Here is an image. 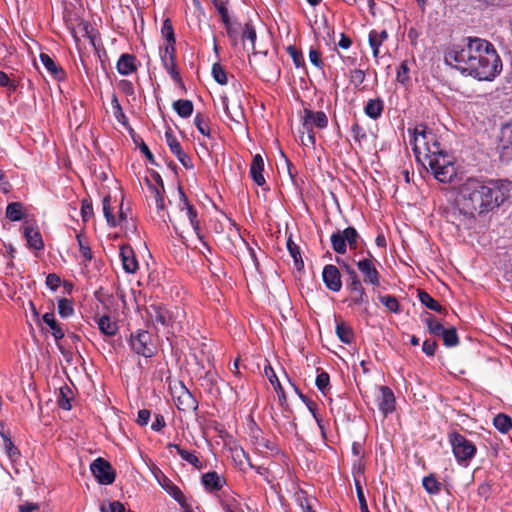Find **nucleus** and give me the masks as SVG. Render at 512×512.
I'll return each instance as SVG.
<instances>
[{
	"instance_id": "obj_1",
	"label": "nucleus",
	"mask_w": 512,
	"mask_h": 512,
	"mask_svg": "<svg viewBox=\"0 0 512 512\" xmlns=\"http://www.w3.org/2000/svg\"><path fill=\"white\" fill-rule=\"evenodd\" d=\"M511 196V181L470 177L457 187L454 201L445 210V218L458 230L470 229L476 215L498 208Z\"/></svg>"
},
{
	"instance_id": "obj_2",
	"label": "nucleus",
	"mask_w": 512,
	"mask_h": 512,
	"mask_svg": "<svg viewBox=\"0 0 512 512\" xmlns=\"http://www.w3.org/2000/svg\"><path fill=\"white\" fill-rule=\"evenodd\" d=\"M463 45H453L445 53V63L480 81H492L502 71V62L493 44L468 37Z\"/></svg>"
},
{
	"instance_id": "obj_3",
	"label": "nucleus",
	"mask_w": 512,
	"mask_h": 512,
	"mask_svg": "<svg viewBox=\"0 0 512 512\" xmlns=\"http://www.w3.org/2000/svg\"><path fill=\"white\" fill-rule=\"evenodd\" d=\"M414 154L423 166L430 170L434 178L442 183H450L457 175L454 158L441 148L436 136L425 127L414 132Z\"/></svg>"
},
{
	"instance_id": "obj_4",
	"label": "nucleus",
	"mask_w": 512,
	"mask_h": 512,
	"mask_svg": "<svg viewBox=\"0 0 512 512\" xmlns=\"http://www.w3.org/2000/svg\"><path fill=\"white\" fill-rule=\"evenodd\" d=\"M147 313L152 322L160 324L164 327H170L173 330L180 326V318L183 316V311L179 308L170 310L160 304L150 305L147 308Z\"/></svg>"
},
{
	"instance_id": "obj_5",
	"label": "nucleus",
	"mask_w": 512,
	"mask_h": 512,
	"mask_svg": "<svg viewBox=\"0 0 512 512\" xmlns=\"http://www.w3.org/2000/svg\"><path fill=\"white\" fill-rule=\"evenodd\" d=\"M448 440L457 462L467 465L476 454V446L458 432L450 433Z\"/></svg>"
},
{
	"instance_id": "obj_6",
	"label": "nucleus",
	"mask_w": 512,
	"mask_h": 512,
	"mask_svg": "<svg viewBox=\"0 0 512 512\" xmlns=\"http://www.w3.org/2000/svg\"><path fill=\"white\" fill-rule=\"evenodd\" d=\"M129 346L133 352L145 358H150L155 354V346L152 343L151 335L146 330H138L132 333Z\"/></svg>"
},
{
	"instance_id": "obj_7",
	"label": "nucleus",
	"mask_w": 512,
	"mask_h": 512,
	"mask_svg": "<svg viewBox=\"0 0 512 512\" xmlns=\"http://www.w3.org/2000/svg\"><path fill=\"white\" fill-rule=\"evenodd\" d=\"M328 125V118L323 111L314 112L310 109H304L302 122L303 132H306L307 139L311 144L315 143V136L312 133L314 127L324 129Z\"/></svg>"
},
{
	"instance_id": "obj_8",
	"label": "nucleus",
	"mask_w": 512,
	"mask_h": 512,
	"mask_svg": "<svg viewBox=\"0 0 512 512\" xmlns=\"http://www.w3.org/2000/svg\"><path fill=\"white\" fill-rule=\"evenodd\" d=\"M179 196H180V203L179 208L181 212L185 213V216L189 220L195 234L197 235L198 239L203 243V245L206 247V249L211 252L210 247L208 244L203 240V236L201 234V228L200 223L197 219V212L194 209V207L189 203L185 193L181 188H179Z\"/></svg>"
},
{
	"instance_id": "obj_9",
	"label": "nucleus",
	"mask_w": 512,
	"mask_h": 512,
	"mask_svg": "<svg viewBox=\"0 0 512 512\" xmlns=\"http://www.w3.org/2000/svg\"><path fill=\"white\" fill-rule=\"evenodd\" d=\"M90 470L100 484L109 485L115 480L114 469L108 461L101 457L91 463Z\"/></svg>"
},
{
	"instance_id": "obj_10",
	"label": "nucleus",
	"mask_w": 512,
	"mask_h": 512,
	"mask_svg": "<svg viewBox=\"0 0 512 512\" xmlns=\"http://www.w3.org/2000/svg\"><path fill=\"white\" fill-rule=\"evenodd\" d=\"M165 139L170 151L176 156L179 162L186 168L192 169L193 163L191 158L183 151L179 141L171 130L165 132Z\"/></svg>"
},
{
	"instance_id": "obj_11",
	"label": "nucleus",
	"mask_w": 512,
	"mask_h": 512,
	"mask_svg": "<svg viewBox=\"0 0 512 512\" xmlns=\"http://www.w3.org/2000/svg\"><path fill=\"white\" fill-rule=\"evenodd\" d=\"M356 265L358 270L361 272L365 283L373 286H378L380 284V274L371 259H361L356 263Z\"/></svg>"
},
{
	"instance_id": "obj_12",
	"label": "nucleus",
	"mask_w": 512,
	"mask_h": 512,
	"mask_svg": "<svg viewBox=\"0 0 512 512\" xmlns=\"http://www.w3.org/2000/svg\"><path fill=\"white\" fill-rule=\"evenodd\" d=\"M322 279L327 289L338 292L342 288L341 275L338 268L334 265H326L323 268Z\"/></svg>"
},
{
	"instance_id": "obj_13",
	"label": "nucleus",
	"mask_w": 512,
	"mask_h": 512,
	"mask_svg": "<svg viewBox=\"0 0 512 512\" xmlns=\"http://www.w3.org/2000/svg\"><path fill=\"white\" fill-rule=\"evenodd\" d=\"M379 396L377 397V405L384 416L392 413L395 409V397L393 391L387 386L379 388Z\"/></svg>"
},
{
	"instance_id": "obj_14",
	"label": "nucleus",
	"mask_w": 512,
	"mask_h": 512,
	"mask_svg": "<svg viewBox=\"0 0 512 512\" xmlns=\"http://www.w3.org/2000/svg\"><path fill=\"white\" fill-rule=\"evenodd\" d=\"M23 234L29 248L34 250H43L44 242L37 226L26 222L23 226Z\"/></svg>"
},
{
	"instance_id": "obj_15",
	"label": "nucleus",
	"mask_w": 512,
	"mask_h": 512,
	"mask_svg": "<svg viewBox=\"0 0 512 512\" xmlns=\"http://www.w3.org/2000/svg\"><path fill=\"white\" fill-rule=\"evenodd\" d=\"M251 439L255 446V449L258 452H260V453L277 452L276 444L272 440L266 439L262 435V432L259 429H255L252 431Z\"/></svg>"
},
{
	"instance_id": "obj_16",
	"label": "nucleus",
	"mask_w": 512,
	"mask_h": 512,
	"mask_svg": "<svg viewBox=\"0 0 512 512\" xmlns=\"http://www.w3.org/2000/svg\"><path fill=\"white\" fill-rule=\"evenodd\" d=\"M120 258L122 261L123 269L127 273H135L138 269V261L135 257V253L130 246H121Z\"/></svg>"
},
{
	"instance_id": "obj_17",
	"label": "nucleus",
	"mask_w": 512,
	"mask_h": 512,
	"mask_svg": "<svg viewBox=\"0 0 512 512\" xmlns=\"http://www.w3.org/2000/svg\"><path fill=\"white\" fill-rule=\"evenodd\" d=\"M264 160L260 154H256L250 165V176L252 180L258 185L262 186L265 184V178L263 176Z\"/></svg>"
},
{
	"instance_id": "obj_18",
	"label": "nucleus",
	"mask_w": 512,
	"mask_h": 512,
	"mask_svg": "<svg viewBox=\"0 0 512 512\" xmlns=\"http://www.w3.org/2000/svg\"><path fill=\"white\" fill-rule=\"evenodd\" d=\"M95 321L100 332L107 337L115 336L119 330L117 323L108 315L96 316Z\"/></svg>"
},
{
	"instance_id": "obj_19",
	"label": "nucleus",
	"mask_w": 512,
	"mask_h": 512,
	"mask_svg": "<svg viewBox=\"0 0 512 512\" xmlns=\"http://www.w3.org/2000/svg\"><path fill=\"white\" fill-rule=\"evenodd\" d=\"M176 405L179 410L192 411L197 408V401L193 395L183 387L180 395L176 398Z\"/></svg>"
},
{
	"instance_id": "obj_20",
	"label": "nucleus",
	"mask_w": 512,
	"mask_h": 512,
	"mask_svg": "<svg viewBox=\"0 0 512 512\" xmlns=\"http://www.w3.org/2000/svg\"><path fill=\"white\" fill-rule=\"evenodd\" d=\"M224 483V478L214 471L207 472L202 476V484L208 491H218L223 487Z\"/></svg>"
},
{
	"instance_id": "obj_21",
	"label": "nucleus",
	"mask_w": 512,
	"mask_h": 512,
	"mask_svg": "<svg viewBox=\"0 0 512 512\" xmlns=\"http://www.w3.org/2000/svg\"><path fill=\"white\" fill-rule=\"evenodd\" d=\"M136 58L131 54H122L117 62L119 74L127 76L136 70Z\"/></svg>"
},
{
	"instance_id": "obj_22",
	"label": "nucleus",
	"mask_w": 512,
	"mask_h": 512,
	"mask_svg": "<svg viewBox=\"0 0 512 512\" xmlns=\"http://www.w3.org/2000/svg\"><path fill=\"white\" fill-rule=\"evenodd\" d=\"M222 102H223L224 111H225V114L227 115V117L231 121H233L237 124H240L244 118V112H243L241 105L239 103H237L230 108L229 104H228V99L226 97H224L222 99Z\"/></svg>"
},
{
	"instance_id": "obj_23",
	"label": "nucleus",
	"mask_w": 512,
	"mask_h": 512,
	"mask_svg": "<svg viewBox=\"0 0 512 512\" xmlns=\"http://www.w3.org/2000/svg\"><path fill=\"white\" fill-rule=\"evenodd\" d=\"M384 108L382 99H370L364 107L365 114L371 119H377L381 116Z\"/></svg>"
},
{
	"instance_id": "obj_24",
	"label": "nucleus",
	"mask_w": 512,
	"mask_h": 512,
	"mask_svg": "<svg viewBox=\"0 0 512 512\" xmlns=\"http://www.w3.org/2000/svg\"><path fill=\"white\" fill-rule=\"evenodd\" d=\"M352 294L351 302L354 305L368 304V296L362 286V283H357L347 288Z\"/></svg>"
},
{
	"instance_id": "obj_25",
	"label": "nucleus",
	"mask_w": 512,
	"mask_h": 512,
	"mask_svg": "<svg viewBox=\"0 0 512 512\" xmlns=\"http://www.w3.org/2000/svg\"><path fill=\"white\" fill-rule=\"evenodd\" d=\"M159 484L172 496L176 501L183 505V494L181 490L174 485L165 475L162 474V480L158 479Z\"/></svg>"
},
{
	"instance_id": "obj_26",
	"label": "nucleus",
	"mask_w": 512,
	"mask_h": 512,
	"mask_svg": "<svg viewBox=\"0 0 512 512\" xmlns=\"http://www.w3.org/2000/svg\"><path fill=\"white\" fill-rule=\"evenodd\" d=\"M500 148L503 153H508L509 150L512 151V122L505 124L501 128Z\"/></svg>"
},
{
	"instance_id": "obj_27",
	"label": "nucleus",
	"mask_w": 512,
	"mask_h": 512,
	"mask_svg": "<svg viewBox=\"0 0 512 512\" xmlns=\"http://www.w3.org/2000/svg\"><path fill=\"white\" fill-rule=\"evenodd\" d=\"M40 61L47 69V71L55 78L61 79L64 75L63 70L56 65V63L52 60V58L45 53L40 54Z\"/></svg>"
},
{
	"instance_id": "obj_28",
	"label": "nucleus",
	"mask_w": 512,
	"mask_h": 512,
	"mask_svg": "<svg viewBox=\"0 0 512 512\" xmlns=\"http://www.w3.org/2000/svg\"><path fill=\"white\" fill-rule=\"evenodd\" d=\"M42 320L51 329L52 335L56 341L64 337V332L57 323L54 313H45Z\"/></svg>"
},
{
	"instance_id": "obj_29",
	"label": "nucleus",
	"mask_w": 512,
	"mask_h": 512,
	"mask_svg": "<svg viewBox=\"0 0 512 512\" xmlns=\"http://www.w3.org/2000/svg\"><path fill=\"white\" fill-rule=\"evenodd\" d=\"M418 299L422 305H424L425 307L432 311H435L437 313H443L445 311V308H443L435 299H433L424 290H418Z\"/></svg>"
},
{
	"instance_id": "obj_30",
	"label": "nucleus",
	"mask_w": 512,
	"mask_h": 512,
	"mask_svg": "<svg viewBox=\"0 0 512 512\" xmlns=\"http://www.w3.org/2000/svg\"><path fill=\"white\" fill-rule=\"evenodd\" d=\"M173 109L182 118H188L193 113V103L190 100L180 99L173 102Z\"/></svg>"
},
{
	"instance_id": "obj_31",
	"label": "nucleus",
	"mask_w": 512,
	"mask_h": 512,
	"mask_svg": "<svg viewBox=\"0 0 512 512\" xmlns=\"http://www.w3.org/2000/svg\"><path fill=\"white\" fill-rule=\"evenodd\" d=\"M72 398L73 392L67 385L60 387L57 399L59 407L64 410H70Z\"/></svg>"
},
{
	"instance_id": "obj_32",
	"label": "nucleus",
	"mask_w": 512,
	"mask_h": 512,
	"mask_svg": "<svg viewBox=\"0 0 512 512\" xmlns=\"http://www.w3.org/2000/svg\"><path fill=\"white\" fill-rule=\"evenodd\" d=\"M336 334L342 343L350 344L353 341V330L344 322L337 323Z\"/></svg>"
},
{
	"instance_id": "obj_33",
	"label": "nucleus",
	"mask_w": 512,
	"mask_h": 512,
	"mask_svg": "<svg viewBox=\"0 0 512 512\" xmlns=\"http://www.w3.org/2000/svg\"><path fill=\"white\" fill-rule=\"evenodd\" d=\"M493 424L501 433H507L512 429V419L503 413H499L494 417Z\"/></svg>"
},
{
	"instance_id": "obj_34",
	"label": "nucleus",
	"mask_w": 512,
	"mask_h": 512,
	"mask_svg": "<svg viewBox=\"0 0 512 512\" xmlns=\"http://www.w3.org/2000/svg\"><path fill=\"white\" fill-rule=\"evenodd\" d=\"M331 245L333 250L338 254H345L347 250V243L342 231H337L331 235Z\"/></svg>"
},
{
	"instance_id": "obj_35",
	"label": "nucleus",
	"mask_w": 512,
	"mask_h": 512,
	"mask_svg": "<svg viewBox=\"0 0 512 512\" xmlns=\"http://www.w3.org/2000/svg\"><path fill=\"white\" fill-rule=\"evenodd\" d=\"M6 217L11 221H19L23 218V204L20 202L9 203L6 207Z\"/></svg>"
},
{
	"instance_id": "obj_36",
	"label": "nucleus",
	"mask_w": 512,
	"mask_h": 512,
	"mask_svg": "<svg viewBox=\"0 0 512 512\" xmlns=\"http://www.w3.org/2000/svg\"><path fill=\"white\" fill-rule=\"evenodd\" d=\"M422 485L426 492L431 495H437L441 491V483L432 474L423 478Z\"/></svg>"
},
{
	"instance_id": "obj_37",
	"label": "nucleus",
	"mask_w": 512,
	"mask_h": 512,
	"mask_svg": "<svg viewBox=\"0 0 512 512\" xmlns=\"http://www.w3.org/2000/svg\"><path fill=\"white\" fill-rule=\"evenodd\" d=\"M1 436L3 439V446L6 455L11 461L17 460L20 455L18 448L13 444L12 440L7 435L1 433Z\"/></svg>"
},
{
	"instance_id": "obj_38",
	"label": "nucleus",
	"mask_w": 512,
	"mask_h": 512,
	"mask_svg": "<svg viewBox=\"0 0 512 512\" xmlns=\"http://www.w3.org/2000/svg\"><path fill=\"white\" fill-rule=\"evenodd\" d=\"M336 261L349 277L346 281L347 288L361 282L356 271L349 264L339 258Z\"/></svg>"
},
{
	"instance_id": "obj_39",
	"label": "nucleus",
	"mask_w": 512,
	"mask_h": 512,
	"mask_svg": "<svg viewBox=\"0 0 512 512\" xmlns=\"http://www.w3.org/2000/svg\"><path fill=\"white\" fill-rule=\"evenodd\" d=\"M287 249L294 259L296 268L301 269L304 266V263L301 257L300 248L292 241L291 238L287 240Z\"/></svg>"
},
{
	"instance_id": "obj_40",
	"label": "nucleus",
	"mask_w": 512,
	"mask_h": 512,
	"mask_svg": "<svg viewBox=\"0 0 512 512\" xmlns=\"http://www.w3.org/2000/svg\"><path fill=\"white\" fill-rule=\"evenodd\" d=\"M342 233L350 249H356L358 247V241L360 240V235L357 230L354 227H347Z\"/></svg>"
},
{
	"instance_id": "obj_41",
	"label": "nucleus",
	"mask_w": 512,
	"mask_h": 512,
	"mask_svg": "<svg viewBox=\"0 0 512 512\" xmlns=\"http://www.w3.org/2000/svg\"><path fill=\"white\" fill-rule=\"evenodd\" d=\"M162 63L165 70L171 76V78L178 83H182L180 74L176 70L175 59L170 57V60H168L166 56H162Z\"/></svg>"
},
{
	"instance_id": "obj_42",
	"label": "nucleus",
	"mask_w": 512,
	"mask_h": 512,
	"mask_svg": "<svg viewBox=\"0 0 512 512\" xmlns=\"http://www.w3.org/2000/svg\"><path fill=\"white\" fill-rule=\"evenodd\" d=\"M265 375L269 379L270 383L274 386V389L278 393L280 399L282 398L283 400H285L283 388H282L280 381L278 380L273 368L270 366L266 367Z\"/></svg>"
},
{
	"instance_id": "obj_43",
	"label": "nucleus",
	"mask_w": 512,
	"mask_h": 512,
	"mask_svg": "<svg viewBox=\"0 0 512 512\" xmlns=\"http://www.w3.org/2000/svg\"><path fill=\"white\" fill-rule=\"evenodd\" d=\"M425 323L430 334L438 337L443 334L444 326L430 314H428V317L425 319Z\"/></svg>"
},
{
	"instance_id": "obj_44",
	"label": "nucleus",
	"mask_w": 512,
	"mask_h": 512,
	"mask_svg": "<svg viewBox=\"0 0 512 512\" xmlns=\"http://www.w3.org/2000/svg\"><path fill=\"white\" fill-rule=\"evenodd\" d=\"M443 339V343L447 347H454L458 344V336L456 329L451 328H445L443 334L440 335Z\"/></svg>"
},
{
	"instance_id": "obj_45",
	"label": "nucleus",
	"mask_w": 512,
	"mask_h": 512,
	"mask_svg": "<svg viewBox=\"0 0 512 512\" xmlns=\"http://www.w3.org/2000/svg\"><path fill=\"white\" fill-rule=\"evenodd\" d=\"M379 301L390 311L393 313L400 312V304L398 300L391 295H382L379 296Z\"/></svg>"
},
{
	"instance_id": "obj_46",
	"label": "nucleus",
	"mask_w": 512,
	"mask_h": 512,
	"mask_svg": "<svg viewBox=\"0 0 512 512\" xmlns=\"http://www.w3.org/2000/svg\"><path fill=\"white\" fill-rule=\"evenodd\" d=\"M242 40L244 42L249 41L250 49L254 50L255 41H256V31H255L254 27L252 26V24H250V23L245 24V27L242 31Z\"/></svg>"
},
{
	"instance_id": "obj_47",
	"label": "nucleus",
	"mask_w": 512,
	"mask_h": 512,
	"mask_svg": "<svg viewBox=\"0 0 512 512\" xmlns=\"http://www.w3.org/2000/svg\"><path fill=\"white\" fill-rule=\"evenodd\" d=\"M58 312L63 318L72 316L74 313L72 302L66 298L60 299L58 301Z\"/></svg>"
},
{
	"instance_id": "obj_48",
	"label": "nucleus",
	"mask_w": 512,
	"mask_h": 512,
	"mask_svg": "<svg viewBox=\"0 0 512 512\" xmlns=\"http://www.w3.org/2000/svg\"><path fill=\"white\" fill-rule=\"evenodd\" d=\"M112 108H113V114L118 122H120L123 125H126L128 122V119L126 115L124 114L122 107L117 99V96L114 94L112 98Z\"/></svg>"
},
{
	"instance_id": "obj_49",
	"label": "nucleus",
	"mask_w": 512,
	"mask_h": 512,
	"mask_svg": "<svg viewBox=\"0 0 512 512\" xmlns=\"http://www.w3.org/2000/svg\"><path fill=\"white\" fill-rule=\"evenodd\" d=\"M212 76L218 84H220V85L227 84V81H228L227 75H226V72L221 64L215 63L212 66Z\"/></svg>"
},
{
	"instance_id": "obj_50",
	"label": "nucleus",
	"mask_w": 512,
	"mask_h": 512,
	"mask_svg": "<svg viewBox=\"0 0 512 512\" xmlns=\"http://www.w3.org/2000/svg\"><path fill=\"white\" fill-rule=\"evenodd\" d=\"M102 206H103V213H104V216L107 220V223L112 226V227H115L117 225V221L114 217V215L112 214L111 212V208H110V196L107 195L103 198L102 200Z\"/></svg>"
},
{
	"instance_id": "obj_51",
	"label": "nucleus",
	"mask_w": 512,
	"mask_h": 512,
	"mask_svg": "<svg viewBox=\"0 0 512 512\" xmlns=\"http://www.w3.org/2000/svg\"><path fill=\"white\" fill-rule=\"evenodd\" d=\"M194 124H195L197 130L203 136L210 137V128H209L207 120L204 118L203 115H201L200 113L196 114V116L194 118Z\"/></svg>"
},
{
	"instance_id": "obj_52",
	"label": "nucleus",
	"mask_w": 512,
	"mask_h": 512,
	"mask_svg": "<svg viewBox=\"0 0 512 512\" xmlns=\"http://www.w3.org/2000/svg\"><path fill=\"white\" fill-rule=\"evenodd\" d=\"M315 384H316L317 388L323 394H325V392L329 388V384H330L329 374L325 371H321L320 373H318V375L316 377Z\"/></svg>"
},
{
	"instance_id": "obj_53",
	"label": "nucleus",
	"mask_w": 512,
	"mask_h": 512,
	"mask_svg": "<svg viewBox=\"0 0 512 512\" xmlns=\"http://www.w3.org/2000/svg\"><path fill=\"white\" fill-rule=\"evenodd\" d=\"M349 80L350 83L354 86V88L357 89L365 80V72L361 69L351 70Z\"/></svg>"
},
{
	"instance_id": "obj_54",
	"label": "nucleus",
	"mask_w": 512,
	"mask_h": 512,
	"mask_svg": "<svg viewBox=\"0 0 512 512\" xmlns=\"http://www.w3.org/2000/svg\"><path fill=\"white\" fill-rule=\"evenodd\" d=\"M287 53L290 55L297 68L304 66V58L301 51L297 50L294 46H288Z\"/></svg>"
},
{
	"instance_id": "obj_55",
	"label": "nucleus",
	"mask_w": 512,
	"mask_h": 512,
	"mask_svg": "<svg viewBox=\"0 0 512 512\" xmlns=\"http://www.w3.org/2000/svg\"><path fill=\"white\" fill-rule=\"evenodd\" d=\"M179 455L184 461L188 462L189 464L195 466L198 469L201 468V462L194 453L183 449V451H179Z\"/></svg>"
},
{
	"instance_id": "obj_56",
	"label": "nucleus",
	"mask_w": 512,
	"mask_h": 512,
	"mask_svg": "<svg viewBox=\"0 0 512 512\" xmlns=\"http://www.w3.org/2000/svg\"><path fill=\"white\" fill-rule=\"evenodd\" d=\"M161 33L163 38H165L167 42H175L174 30L169 19H166L163 22Z\"/></svg>"
},
{
	"instance_id": "obj_57",
	"label": "nucleus",
	"mask_w": 512,
	"mask_h": 512,
	"mask_svg": "<svg viewBox=\"0 0 512 512\" xmlns=\"http://www.w3.org/2000/svg\"><path fill=\"white\" fill-rule=\"evenodd\" d=\"M396 79L401 84H406L409 81V68L406 62H402L399 66Z\"/></svg>"
},
{
	"instance_id": "obj_58",
	"label": "nucleus",
	"mask_w": 512,
	"mask_h": 512,
	"mask_svg": "<svg viewBox=\"0 0 512 512\" xmlns=\"http://www.w3.org/2000/svg\"><path fill=\"white\" fill-rule=\"evenodd\" d=\"M369 45L372 49L373 57L377 60L380 54V47L383 44L376 36L369 33L368 36Z\"/></svg>"
},
{
	"instance_id": "obj_59",
	"label": "nucleus",
	"mask_w": 512,
	"mask_h": 512,
	"mask_svg": "<svg viewBox=\"0 0 512 512\" xmlns=\"http://www.w3.org/2000/svg\"><path fill=\"white\" fill-rule=\"evenodd\" d=\"M92 215H93L92 202L84 199L82 201V206H81V216H82L83 221L87 222Z\"/></svg>"
},
{
	"instance_id": "obj_60",
	"label": "nucleus",
	"mask_w": 512,
	"mask_h": 512,
	"mask_svg": "<svg viewBox=\"0 0 512 512\" xmlns=\"http://www.w3.org/2000/svg\"><path fill=\"white\" fill-rule=\"evenodd\" d=\"M77 241L81 256L85 261H90L92 259V252L90 247L83 242L81 235H77Z\"/></svg>"
},
{
	"instance_id": "obj_61",
	"label": "nucleus",
	"mask_w": 512,
	"mask_h": 512,
	"mask_svg": "<svg viewBox=\"0 0 512 512\" xmlns=\"http://www.w3.org/2000/svg\"><path fill=\"white\" fill-rule=\"evenodd\" d=\"M351 133L355 141L361 142L363 139L366 138V132L362 126H360L358 123H354L351 126Z\"/></svg>"
},
{
	"instance_id": "obj_62",
	"label": "nucleus",
	"mask_w": 512,
	"mask_h": 512,
	"mask_svg": "<svg viewBox=\"0 0 512 512\" xmlns=\"http://www.w3.org/2000/svg\"><path fill=\"white\" fill-rule=\"evenodd\" d=\"M214 1H215V7L217 9V12L221 16L222 22L224 24H228L229 22H231L230 16L228 13V9L226 8L225 4L223 2L219 3V2H217V0H214Z\"/></svg>"
},
{
	"instance_id": "obj_63",
	"label": "nucleus",
	"mask_w": 512,
	"mask_h": 512,
	"mask_svg": "<svg viewBox=\"0 0 512 512\" xmlns=\"http://www.w3.org/2000/svg\"><path fill=\"white\" fill-rule=\"evenodd\" d=\"M309 60L315 67H317L319 69H321L323 67V62L321 60V54L316 49H313V48L310 49Z\"/></svg>"
},
{
	"instance_id": "obj_64",
	"label": "nucleus",
	"mask_w": 512,
	"mask_h": 512,
	"mask_svg": "<svg viewBox=\"0 0 512 512\" xmlns=\"http://www.w3.org/2000/svg\"><path fill=\"white\" fill-rule=\"evenodd\" d=\"M356 491H357V497L359 500L361 512H370L368 509V506H367V502H366L362 487L358 483L356 484Z\"/></svg>"
}]
</instances>
